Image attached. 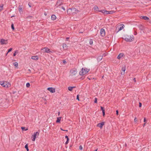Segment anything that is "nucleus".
I'll return each mask as SVG.
<instances>
[{
	"instance_id": "nucleus-34",
	"label": "nucleus",
	"mask_w": 151,
	"mask_h": 151,
	"mask_svg": "<svg viewBox=\"0 0 151 151\" xmlns=\"http://www.w3.org/2000/svg\"><path fill=\"white\" fill-rule=\"evenodd\" d=\"M79 149L82 150L83 149V147L82 145H81L79 146Z\"/></svg>"
},
{
	"instance_id": "nucleus-63",
	"label": "nucleus",
	"mask_w": 151,
	"mask_h": 151,
	"mask_svg": "<svg viewBox=\"0 0 151 151\" xmlns=\"http://www.w3.org/2000/svg\"><path fill=\"white\" fill-rule=\"evenodd\" d=\"M29 6L30 7H31V6H30V5H29Z\"/></svg>"
},
{
	"instance_id": "nucleus-27",
	"label": "nucleus",
	"mask_w": 151,
	"mask_h": 151,
	"mask_svg": "<svg viewBox=\"0 0 151 151\" xmlns=\"http://www.w3.org/2000/svg\"><path fill=\"white\" fill-rule=\"evenodd\" d=\"M25 148L27 150V151H29V149H28V145H27V144H26L25 145Z\"/></svg>"
},
{
	"instance_id": "nucleus-3",
	"label": "nucleus",
	"mask_w": 151,
	"mask_h": 151,
	"mask_svg": "<svg viewBox=\"0 0 151 151\" xmlns=\"http://www.w3.org/2000/svg\"><path fill=\"white\" fill-rule=\"evenodd\" d=\"M89 69L86 68H83L79 72L80 75L83 76L87 73L89 71Z\"/></svg>"
},
{
	"instance_id": "nucleus-22",
	"label": "nucleus",
	"mask_w": 151,
	"mask_h": 151,
	"mask_svg": "<svg viewBox=\"0 0 151 151\" xmlns=\"http://www.w3.org/2000/svg\"><path fill=\"white\" fill-rule=\"evenodd\" d=\"M61 118L62 117H58L57 118V120L56 121V123H60L61 120Z\"/></svg>"
},
{
	"instance_id": "nucleus-38",
	"label": "nucleus",
	"mask_w": 151,
	"mask_h": 151,
	"mask_svg": "<svg viewBox=\"0 0 151 151\" xmlns=\"http://www.w3.org/2000/svg\"><path fill=\"white\" fill-rule=\"evenodd\" d=\"M95 101H94V103H97V98H95Z\"/></svg>"
},
{
	"instance_id": "nucleus-1",
	"label": "nucleus",
	"mask_w": 151,
	"mask_h": 151,
	"mask_svg": "<svg viewBox=\"0 0 151 151\" xmlns=\"http://www.w3.org/2000/svg\"><path fill=\"white\" fill-rule=\"evenodd\" d=\"M123 39L127 42H131L134 40V37L132 35H125Z\"/></svg>"
},
{
	"instance_id": "nucleus-53",
	"label": "nucleus",
	"mask_w": 151,
	"mask_h": 151,
	"mask_svg": "<svg viewBox=\"0 0 151 151\" xmlns=\"http://www.w3.org/2000/svg\"><path fill=\"white\" fill-rule=\"evenodd\" d=\"M60 129L61 130H62V131H68L67 130H63L62 128H60Z\"/></svg>"
},
{
	"instance_id": "nucleus-20",
	"label": "nucleus",
	"mask_w": 151,
	"mask_h": 151,
	"mask_svg": "<svg viewBox=\"0 0 151 151\" xmlns=\"http://www.w3.org/2000/svg\"><path fill=\"white\" fill-rule=\"evenodd\" d=\"M139 29L141 30H142L144 29L143 26L141 24H139L138 26Z\"/></svg>"
},
{
	"instance_id": "nucleus-61",
	"label": "nucleus",
	"mask_w": 151,
	"mask_h": 151,
	"mask_svg": "<svg viewBox=\"0 0 151 151\" xmlns=\"http://www.w3.org/2000/svg\"><path fill=\"white\" fill-rule=\"evenodd\" d=\"M97 149L95 150L94 151H97Z\"/></svg>"
},
{
	"instance_id": "nucleus-49",
	"label": "nucleus",
	"mask_w": 151,
	"mask_h": 151,
	"mask_svg": "<svg viewBox=\"0 0 151 151\" xmlns=\"http://www.w3.org/2000/svg\"><path fill=\"white\" fill-rule=\"evenodd\" d=\"M62 9L64 10H65V8H64V7H63V6H62Z\"/></svg>"
},
{
	"instance_id": "nucleus-21",
	"label": "nucleus",
	"mask_w": 151,
	"mask_h": 151,
	"mask_svg": "<svg viewBox=\"0 0 151 151\" xmlns=\"http://www.w3.org/2000/svg\"><path fill=\"white\" fill-rule=\"evenodd\" d=\"M103 57V56H99L97 58V60L98 61H100L102 59Z\"/></svg>"
},
{
	"instance_id": "nucleus-35",
	"label": "nucleus",
	"mask_w": 151,
	"mask_h": 151,
	"mask_svg": "<svg viewBox=\"0 0 151 151\" xmlns=\"http://www.w3.org/2000/svg\"><path fill=\"white\" fill-rule=\"evenodd\" d=\"M12 48H11L9 49L8 51V53H9V52H11L12 50Z\"/></svg>"
},
{
	"instance_id": "nucleus-17",
	"label": "nucleus",
	"mask_w": 151,
	"mask_h": 151,
	"mask_svg": "<svg viewBox=\"0 0 151 151\" xmlns=\"http://www.w3.org/2000/svg\"><path fill=\"white\" fill-rule=\"evenodd\" d=\"M63 48L65 50H67V45L65 43L63 44Z\"/></svg>"
},
{
	"instance_id": "nucleus-58",
	"label": "nucleus",
	"mask_w": 151,
	"mask_h": 151,
	"mask_svg": "<svg viewBox=\"0 0 151 151\" xmlns=\"http://www.w3.org/2000/svg\"><path fill=\"white\" fill-rule=\"evenodd\" d=\"M149 23L151 24V20L149 21Z\"/></svg>"
},
{
	"instance_id": "nucleus-14",
	"label": "nucleus",
	"mask_w": 151,
	"mask_h": 151,
	"mask_svg": "<svg viewBox=\"0 0 151 151\" xmlns=\"http://www.w3.org/2000/svg\"><path fill=\"white\" fill-rule=\"evenodd\" d=\"M124 54L123 53H120L117 57V58L118 59H120V58L123 56Z\"/></svg>"
},
{
	"instance_id": "nucleus-6",
	"label": "nucleus",
	"mask_w": 151,
	"mask_h": 151,
	"mask_svg": "<svg viewBox=\"0 0 151 151\" xmlns=\"http://www.w3.org/2000/svg\"><path fill=\"white\" fill-rule=\"evenodd\" d=\"M77 70L76 68H74L70 70V73L72 76L75 75L77 73Z\"/></svg>"
},
{
	"instance_id": "nucleus-26",
	"label": "nucleus",
	"mask_w": 151,
	"mask_h": 151,
	"mask_svg": "<svg viewBox=\"0 0 151 151\" xmlns=\"http://www.w3.org/2000/svg\"><path fill=\"white\" fill-rule=\"evenodd\" d=\"M14 65L16 67H17L18 66V63L17 62H16L13 63Z\"/></svg>"
},
{
	"instance_id": "nucleus-59",
	"label": "nucleus",
	"mask_w": 151,
	"mask_h": 151,
	"mask_svg": "<svg viewBox=\"0 0 151 151\" xmlns=\"http://www.w3.org/2000/svg\"><path fill=\"white\" fill-rule=\"evenodd\" d=\"M145 123L144 124L143 127H144V126L145 125Z\"/></svg>"
},
{
	"instance_id": "nucleus-30",
	"label": "nucleus",
	"mask_w": 151,
	"mask_h": 151,
	"mask_svg": "<svg viewBox=\"0 0 151 151\" xmlns=\"http://www.w3.org/2000/svg\"><path fill=\"white\" fill-rule=\"evenodd\" d=\"M93 43V40L92 39H90V40H89V44L90 45H92V44Z\"/></svg>"
},
{
	"instance_id": "nucleus-13",
	"label": "nucleus",
	"mask_w": 151,
	"mask_h": 151,
	"mask_svg": "<svg viewBox=\"0 0 151 151\" xmlns=\"http://www.w3.org/2000/svg\"><path fill=\"white\" fill-rule=\"evenodd\" d=\"M141 18L146 20H149V18L146 16H141Z\"/></svg>"
},
{
	"instance_id": "nucleus-40",
	"label": "nucleus",
	"mask_w": 151,
	"mask_h": 151,
	"mask_svg": "<svg viewBox=\"0 0 151 151\" xmlns=\"http://www.w3.org/2000/svg\"><path fill=\"white\" fill-rule=\"evenodd\" d=\"M109 11L105 10V11L104 14H108Z\"/></svg>"
},
{
	"instance_id": "nucleus-29",
	"label": "nucleus",
	"mask_w": 151,
	"mask_h": 151,
	"mask_svg": "<svg viewBox=\"0 0 151 151\" xmlns=\"http://www.w3.org/2000/svg\"><path fill=\"white\" fill-rule=\"evenodd\" d=\"M115 11H109L108 14H112L115 12Z\"/></svg>"
},
{
	"instance_id": "nucleus-18",
	"label": "nucleus",
	"mask_w": 151,
	"mask_h": 151,
	"mask_svg": "<svg viewBox=\"0 0 151 151\" xmlns=\"http://www.w3.org/2000/svg\"><path fill=\"white\" fill-rule=\"evenodd\" d=\"M75 88V86H69L68 87V89L69 91H72L73 88Z\"/></svg>"
},
{
	"instance_id": "nucleus-9",
	"label": "nucleus",
	"mask_w": 151,
	"mask_h": 151,
	"mask_svg": "<svg viewBox=\"0 0 151 151\" xmlns=\"http://www.w3.org/2000/svg\"><path fill=\"white\" fill-rule=\"evenodd\" d=\"M47 90L51 92L52 93H55V89L54 88H52V87H49L48 88H47Z\"/></svg>"
},
{
	"instance_id": "nucleus-32",
	"label": "nucleus",
	"mask_w": 151,
	"mask_h": 151,
	"mask_svg": "<svg viewBox=\"0 0 151 151\" xmlns=\"http://www.w3.org/2000/svg\"><path fill=\"white\" fill-rule=\"evenodd\" d=\"M11 27L12 29L14 30V24H12L11 25Z\"/></svg>"
},
{
	"instance_id": "nucleus-42",
	"label": "nucleus",
	"mask_w": 151,
	"mask_h": 151,
	"mask_svg": "<svg viewBox=\"0 0 151 151\" xmlns=\"http://www.w3.org/2000/svg\"><path fill=\"white\" fill-rule=\"evenodd\" d=\"M65 138H66L67 140L68 139H69V138H68V137L67 136V135L65 136Z\"/></svg>"
},
{
	"instance_id": "nucleus-33",
	"label": "nucleus",
	"mask_w": 151,
	"mask_h": 151,
	"mask_svg": "<svg viewBox=\"0 0 151 151\" xmlns=\"http://www.w3.org/2000/svg\"><path fill=\"white\" fill-rule=\"evenodd\" d=\"M30 86V84L29 83H27L26 84V86L27 87H29Z\"/></svg>"
},
{
	"instance_id": "nucleus-57",
	"label": "nucleus",
	"mask_w": 151,
	"mask_h": 151,
	"mask_svg": "<svg viewBox=\"0 0 151 151\" xmlns=\"http://www.w3.org/2000/svg\"><path fill=\"white\" fill-rule=\"evenodd\" d=\"M60 114V112H58V116H59V115Z\"/></svg>"
},
{
	"instance_id": "nucleus-60",
	"label": "nucleus",
	"mask_w": 151,
	"mask_h": 151,
	"mask_svg": "<svg viewBox=\"0 0 151 151\" xmlns=\"http://www.w3.org/2000/svg\"><path fill=\"white\" fill-rule=\"evenodd\" d=\"M8 52L6 53V55H7V54H8Z\"/></svg>"
},
{
	"instance_id": "nucleus-7",
	"label": "nucleus",
	"mask_w": 151,
	"mask_h": 151,
	"mask_svg": "<svg viewBox=\"0 0 151 151\" xmlns=\"http://www.w3.org/2000/svg\"><path fill=\"white\" fill-rule=\"evenodd\" d=\"M0 42L1 43V45H3V44H6L7 43V40H5L4 39H1V40L0 41Z\"/></svg>"
},
{
	"instance_id": "nucleus-5",
	"label": "nucleus",
	"mask_w": 151,
	"mask_h": 151,
	"mask_svg": "<svg viewBox=\"0 0 151 151\" xmlns=\"http://www.w3.org/2000/svg\"><path fill=\"white\" fill-rule=\"evenodd\" d=\"M39 133L37 132H35L34 133L32 137V141H34L35 140V138L37 137V136H38L39 135Z\"/></svg>"
},
{
	"instance_id": "nucleus-11",
	"label": "nucleus",
	"mask_w": 151,
	"mask_h": 151,
	"mask_svg": "<svg viewBox=\"0 0 151 151\" xmlns=\"http://www.w3.org/2000/svg\"><path fill=\"white\" fill-rule=\"evenodd\" d=\"M62 2L61 0H59L57 1V3L55 5L56 7H58L62 4Z\"/></svg>"
},
{
	"instance_id": "nucleus-50",
	"label": "nucleus",
	"mask_w": 151,
	"mask_h": 151,
	"mask_svg": "<svg viewBox=\"0 0 151 151\" xmlns=\"http://www.w3.org/2000/svg\"><path fill=\"white\" fill-rule=\"evenodd\" d=\"M103 11V10H99L98 11V12H101L102 13V11Z\"/></svg>"
},
{
	"instance_id": "nucleus-54",
	"label": "nucleus",
	"mask_w": 151,
	"mask_h": 151,
	"mask_svg": "<svg viewBox=\"0 0 151 151\" xmlns=\"http://www.w3.org/2000/svg\"><path fill=\"white\" fill-rule=\"evenodd\" d=\"M103 11H102V13L104 14V12H105V10H103Z\"/></svg>"
},
{
	"instance_id": "nucleus-8",
	"label": "nucleus",
	"mask_w": 151,
	"mask_h": 151,
	"mask_svg": "<svg viewBox=\"0 0 151 151\" xmlns=\"http://www.w3.org/2000/svg\"><path fill=\"white\" fill-rule=\"evenodd\" d=\"M100 34L102 37H104L105 35V32L104 29H101L100 30Z\"/></svg>"
},
{
	"instance_id": "nucleus-52",
	"label": "nucleus",
	"mask_w": 151,
	"mask_h": 151,
	"mask_svg": "<svg viewBox=\"0 0 151 151\" xmlns=\"http://www.w3.org/2000/svg\"><path fill=\"white\" fill-rule=\"evenodd\" d=\"M134 81V82H136V78H134L133 79Z\"/></svg>"
},
{
	"instance_id": "nucleus-51",
	"label": "nucleus",
	"mask_w": 151,
	"mask_h": 151,
	"mask_svg": "<svg viewBox=\"0 0 151 151\" xmlns=\"http://www.w3.org/2000/svg\"><path fill=\"white\" fill-rule=\"evenodd\" d=\"M69 39V37H67V38H66V41H68Z\"/></svg>"
},
{
	"instance_id": "nucleus-37",
	"label": "nucleus",
	"mask_w": 151,
	"mask_h": 151,
	"mask_svg": "<svg viewBox=\"0 0 151 151\" xmlns=\"http://www.w3.org/2000/svg\"><path fill=\"white\" fill-rule=\"evenodd\" d=\"M134 122H135L136 123L137 122V118L136 117H135L134 119Z\"/></svg>"
},
{
	"instance_id": "nucleus-44",
	"label": "nucleus",
	"mask_w": 151,
	"mask_h": 151,
	"mask_svg": "<svg viewBox=\"0 0 151 151\" xmlns=\"http://www.w3.org/2000/svg\"><path fill=\"white\" fill-rule=\"evenodd\" d=\"M32 17L31 16H28L27 17V18H31Z\"/></svg>"
},
{
	"instance_id": "nucleus-10",
	"label": "nucleus",
	"mask_w": 151,
	"mask_h": 151,
	"mask_svg": "<svg viewBox=\"0 0 151 151\" xmlns=\"http://www.w3.org/2000/svg\"><path fill=\"white\" fill-rule=\"evenodd\" d=\"M104 122H102L100 123H98L97 126L99 127L101 129L102 128L103 126L104 125Z\"/></svg>"
},
{
	"instance_id": "nucleus-41",
	"label": "nucleus",
	"mask_w": 151,
	"mask_h": 151,
	"mask_svg": "<svg viewBox=\"0 0 151 151\" xmlns=\"http://www.w3.org/2000/svg\"><path fill=\"white\" fill-rule=\"evenodd\" d=\"M76 99H77L78 100H79H79L78 95H77Z\"/></svg>"
},
{
	"instance_id": "nucleus-12",
	"label": "nucleus",
	"mask_w": 151,
	"mask_h": 151,
	"mask_svg": "<svg viewBox=\"0 0 151 151\" xmlns=\"http://www.w3.org/2000/svg\"><path fill=\"white\" fill-rule=\"evenodd\" d=\"M31 59L32 60H37L39 59V57L37 55L33 56H32Z\"/></svg>"
},
{
	"instance_id": "nucleus-46",
	"label": "nucleus",
	"mask_w": 151,
	"mask_h": 151,
	"mask_svg": "<svg viewBox=\"0 0 151 151\" xmlns=\"http://www.w3.org/2000/svg\"><path fill=\"white\" fill-rule=\"evenodd\" d=\"M124 73H125V72H122H122H121V75H124Z\"/></svg>"
},
{
	"instance_id": "nucleus-45",
	"label": "nucleus",
	"mask_w": 151,
	"mask_h": 151,
	"mask_svg": "<svg viewBox=\"0 0 151 151\" xmlns=\"http://www.w3.org/2000/svg\"><path fill=\"white\" fill-rule=\"evenodd\" d=\"M107 55V54L106 53H104V54H103V56H104V57L105 56H106Z\"/></svg>"
},
{
	"instance_id": "nucleus-24",
	"label": "nucleus",
	"mask_w": 151,
	"mask_h": 151,
	"mask_svg": "<svg viewBox=\"0 0 151 151\" xmlns=\"http://www.w3.org/2000/svg\"><path fill=\"white\" fill-rule=\"evenodd\" d=\"M3 4H1L0 5V12L2 11L3 9Z\"/></svg>"
},
{
	"instance_id": "nucleus-2",
	"label": "nucleus",
	"mask_w": 151,
	"mask_h": 151,
	"mask_svg": "<svg viewBox=\"0 0 151 151\" xmlns=\"http://www.w3.org/2000/svg\"><path fill=\"white\" fill-rule=\"evenodd\" d=\"M0 84L4 87L9 88L11 86V84L9 83L4 81H0Z\"/></svg>"
},
{
	"instance_id": "nucleus-28",
	"label": "nucleus",
	"mask_w": 151,
	"mask_h": 151,
	"mask_svg": "<svg viewBox=\"0 0 151 151\" xmlns=\"http://www.w3.org/2000/svg\"><path fill=\"white\" fill-rule=\"evenodd\" d=\"M125 70H126V67L124 66V67H123L122 68V71L125 72Z\"/></svg>"
},
{
	"instance_id": "nucleus-31",
	"label": "nucleus",
	"mask_w": 151,
	"mask_h": 151,
	"mask_svg": "<svg viewBox=\"0 0 151 151\" xmlns=\"http://www.w3.org/2000/svg\"><path fill=\"white\" fill-rule=\"evenodd\" d=\"M21 129H22V130L23 131L24 130V131H26L27 130V129H25V127H21Z\"/></svg>"
},
{
	"instance_id": "nucleus-47",
	"label": "nucleus",
	"mask_w": 151,
	"mask_h": 151,
	"mask_svg": "<svg viewBox=\"0 0 151 151\" xmlns=\"http://www.w3.org/2000/svg\"><path fill=\"white\" fill-rule=\"evenodd\" d=\"M137 34V33L136 32H135L134 33V35H136Z\"/></svg>"
},
{
	"instance_id": "nucleus-43",
	"label": "nucleus",
	"mask_w": 151,
	"mask_h": 151,
	"mask_svg": "<svg viewBox=\"0 0 151 151\" xmlns=\"http://www.w3.org/2000/svg\"><path fill=\"white\" fill-rule=\"evenodd\" d=\"M142 104L141 103L139 102V107H141V106H142Z\"/></svg>"
},
{
	"instance_id": "nucleus-4",
	"label": "nucleus",
	"mask_w": 151,
	"mask_h": 151,
	"mask_svg": "<svg viewBox=\"0 0 151 151\" xmlns=\"http://www.w3.org/2000/svg\"><path fill=\"white\" fill-rule=\"evenodd\" d=\"M41 50L43 51L44 52L47 53H53V51H51L47 47H45L41 49Z\"/></svg>"
},
{
	"instance_id": "nucleus-15",
	"label": "nucleus",
	"mask_w": 151,
	"mask_h": 151,
	"mask_svg": "<svg viewBox=\"0 0 151 151\" xmlns=\"http://www.w3.org/2000/svg\"><path fill=\"white\" fill-rule=\"evenodd\" d=\"M101 110H102L103 113V116H104L105 114V110L103 107L101 106Z\"/></svg>"
},
{
	"instance_id": "nucleus-16",
	"label": "nucleus",
	"mask_w": 151,
	"mask_h": 151,
	"mask_svg": "<svg viewBox=\"0 0 151 151\" xmlns=\"http://www.w3.org/2000/svg\"><path fill=\"white\" fill-rule=\"evenodd\" d=\"M19 12L21 13L22 12H23V9L22 7L21 6H19Z\"/></svg>"
},
{
	"instance_id": "nucleus-36",
	"label": "nucleus",
	"mask_w": 151,
	"mask_h": 151,
	"mask_svg": "<svg viewBox=\"0 0 151 151\" xmlns=\"http://www.w3.org/2000/svg\"><path fill=\"white\" fill-rule=\"evenodd\" d=\"M17 51H16L14 53L13 56H15L16 55V53H17Z\"/></svg>"
},
{
	"instance_id": "nucleus-56",
	"label": "nucleus",
	"mask_w": 151,
	"mask_h": 151,
	"mask_svg": "<svg viewBox=\"0 0 151 151\" xmlns=\"http://www.w3.org/2000/svg\"><path fill=\"white\" fill-rule=\"evenodd\" d=\"M145 121H146V119H145V118H144V122H145Z\"/></svg>"
},
{
	"instance_id": "nucleus-39",
	"label": "nucleus",
	"mask_w": 151,
	"mask_h": 151,
	"mask_svg": "<svg viewBox=\"0 0 151 151\" xmlns=\"http://www.w3.org/2000/svg\"><path fill=\"white\" fill-rule=\"evenodd\" d=\"M69 139H67L66 141V142L65 143V144L67 145V144L68 143V141Z\"/></svg>"
},
{
	"instance_id": "nucleus-62",
	"label": "nucleus",
	"mask_w": 151,
	"mask_h": 151,
	"mask_svg": "<svg viewBox=\"0 0 151 151\" xmlns=\"http://www.w3.org/2000/svg\"><path fill=\"white\" fill-rule=\"evenodd\" d=\"M104 76H102V78H104Z\"/></svg>"
},
{
	"instance_id": "nucleus-55",
	"label": "nucleus",
	"mask_w": 151,
	"mask_h": 151,
	"mask_svg": "<svg viewBox=\"0 0 151 151\" xmlns=\"http://www.w3.org/2000/svg\"><path fill=\"white\" fill-rule=\"evenodd\" d=\"M63 62L64 63H66V62L65 60H63Z\"/></svg>"
},
{
	"instance_id": "nucleus-19",
	"label": "nucleus",
	"mask_w": 151,
	"mask_h": 151,
	"mask_svg": "<svg viewBox=\"0 0 151 151\" xmlns=\"http://www.w3.org/2000/svg\"><path fill=\"white\" fill-rule=\"evenodd\" d=\"M51 19L52 20H54L56 19V17L55 15H52L51 17Z\"/></svg>"
},
{
	"instance_id": "nucleus-64",
	"label": "nucleus",
	"mask_w": 151,
	"mask_h": 151,
	"mask_svg": "<svg viewBox=\"0 0 151 151\" xmlns=\"http://www.w3.org/2000/svg\"><path fill=\"white\" fill-rule=\"evenodd\" d=\"M29 6L30 7H31V6H30V5H29Z\"/></svg>"
},
{
	"instance_id": "nucleus-23",
	"label": "nucleus",
	"mask_w": 151,
	"mask_h": 151,
	"mask_svg": "<svg viewBox=\"0 0 151 151\" xmlns=\"http://www.w3.org/2000/svg\"><path fill=\"white\" fill-rule=\"evenodd\" d=\"M93 9L94 10H95L96 11H97L98 12L99 10V8L97 6H95L93 7Z\"/></svg>"
},
{
	"instance_id": "nucleus-25",
	"label": "nucleus",
	"mask_w": 151,
	"mask_h": 151,
	"mask_svg": "<svg viewBox=\"0 0 151 151\" xmlns=\"http://www.w3.org/2000/svg\"><path fill=\"white\" fill-rule=\"evenodd\" d=\"M124 25H123L121 27H120L119 28V30L120 31L123 29L124 28Z\"/></svg>"
},
{
	"instance_id": "nucleus-48",
	"label": "nucleus",
	"mask_w": 151,
	"mask_h": 151,
	"mask_svg": "<svg viewBox=\"0 0 151 151\" xmlns=\"http://www.w3.org/2000/svg\"><path fill=\"white\" fill-rule=\"evenodd\" d=\"M116 114L117 115H118V110H116Z\"/></svg>"
}]
</instances>
